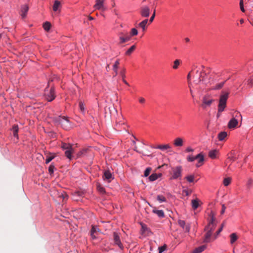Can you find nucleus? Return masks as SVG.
<instances>
[{
    "mask_svg": "<svg viewBox=\"0 0 253 253\" xmlns=\"http://www.w3.org/2000/svg\"><path fill=\"white\" fill-rule=\"evenodd\" d=\"M202 69H201L196 65H193L192 68V72H194L193 77L194 79V82L197 84H199L201 82L206 83V76L210 73H206L204 70V66H202Z\"/></svg>",
    "mask_w": 253,
    "mask_h": 253,
    "instance_id": "obj_1",
    "label": "nucleus"
},
{
    "mask_svg": "<svg viewBox=\"0 0 253 253\" xmlns=\"http://www.w3.org/2000/svg\"><path fill=\"white\" fill-rule=\"evenodd\" d=\"M228 92H222V94L220 96L219 104L218 105V113L217 114V118L219 117L220 113L224 111L226 106V101L228 98Z\"/></svg>",
    "mask_w": 253,
    "mask_h": 253,
    "instance_id": "obj_2",
    "label": "nucleus"
},
{
    "mask_svg": "<svg viewBox=\"0 0 253 253\" xmlns=\"http://www.w3.org/2000/svg\"><path fill=\"white\" fill-rule=\"evenodd\" d=\"M54 122L66 130H69L71 127V125L68 118L65 117L58 116L54 119Z\"/></svg>",
    "mask_w": 253,
    "mask_h": 253,
    "instance_id": "obj_3",
    "label": "nucleus"
},
{
    "mask_svg": "<svg viewBox=\"0 0 253 253\" xmlns=\"http://www.w3.org/2000/svg\"><path fill=\"white\" fill-rule=\"evenodd\" d=\"M182 168L181 166H176L171 169L170 173V179H180L182 176Z\"/></svg>",
    "mask_w": 253,
    "mask_h": 253,
    "instance_id": "obj_4",
    "label": "nucleus"
},
{
    "mask_svg": "<svg viewBox=\"0 0 253 253\" xmlns=\"http://www.w3.org/2000/svg\"><path fill=\"white\" fill-rule=\"evenodd\" d=\"M50 83L48 82V86L45 89L44 95L45 98L48 101H52L55 98V95L54 93V88L51 87L50 89H48Z\"/></svg>",
    "mask_w": 253,
    "mask_h": 253,
    "instance_id": "obj_5",
    "label": "nucleus"
},
{
    "mask_svg": "<svg viewBox=\"0 0 253 253\" xmlns=\"http://www.w3.org/2000/svg\"><path fill=\"white\" fill-rule=\"evenodd\" d=\"M214 101V100L211 96V95L206 94L204 95L202 98L201 107L203 109H206L207 107L210 106Z\"/></svg>",
    "mask_w": 253,
    "mask_h": 253,
    "instance_id": "obj_6",
    "label": "nucleus"
},
{
    "mask_svg": "<svg viewBox=\"0 0 253 253\" xmlns=\"http://www.w3.org/2000/svg\"><path fill=\"white\" fill-rule=\"evenodd\" d=\"M236 118H242L241 114L238 112L236 113L235 117L231 119L228 123V126L229 128H234L237 126L238 124V121L237 119H236Z\"/></svg>",
    "mask_w": 253,
    "mask_h": 253,
    "instance_id": "obj_7",
    "label": "nucleus"
},
{
    "mask_svg": "<svg viewBox=\"0 0 253 253\" xmlns=\"http://www.w3.org/2000/svg\"><path fill=\"white\" fill-rule=\"evenodd\" d=\"M215 220V218H214V215H212L211 217V220L208 226L206 227L205 230H209L211 232H213L216 226Z\"/></svg>",
    "mask_w": 253,
    "mask_h": 253,
    "instance_id": "obj_8",
    "label": "nucleus"
},
{
    "mask_svg": "<svg viewBox=\"0 0 253 253\" xmlns=\"http://www.w3.org/2000/svg\"><path fill=\"white\" fill-rule=\"evenodd\" d=\"M150 9L147 6H144L140 8V15L143 17H148L150 15Z\"/></svg>",
    "mask_w": 253,
    "mask_h": 253,
    "instance_id": "obj_9",
    "label": "nucleus"
},
{
    "mask_svg": "<svg viewBox=\"0 0 253 253\" xmlns=\"http://www.w3.org/2000/svg\"><path fill=\"white\" fill-rule=\"evenodd\" d=\"M100 232L99 229L96 226L92 225L90 230V236L93 239H95L97 238V236L98 235Z\"/></svg>",
    "mask_w": 253,
    "mask_h": 253,
    "instance_id": "obj_10",
    "label": "nucleus"
},
{
    "mask_svg": "<svg viewBox=\"0 0 253 253\" xmlns=\"http://www.w3.org/2000/svg\"><path fill=\"white\" fill-rule=\"evenodd\" d=\"M113 239H114V243L116 245H117L121 249H123L124 247H123V244H122V243L121 242L120 236L119 235V234L117 233H116V232L114 233Z\"/></svg>",
    "mask_w": 253,
    "mask_h": 253,
    "instance_id": "obj_11",
    "label": "nucleus"
},
{
    "mask_svg": "<svg viewBox=\"0 0 253 253\" xmlns=\"http://www.w3.org/2000/svg\"><path fill=\"white\" fill-rule=\"evenodd\" d=\"M178 225L181 227L184 230H185V232H189L190 230V225L189 224H187L186 225L185 221L181 219H179L178 220Z\"/></svg>",
    "mask_w": 253,
    "mask_h": 253,
    "instance_id": "obj_12",
    "label": "nucleus"
},
{
    "mask_svg": "<svg viewBox=\"0 0 253 253\" xmlns=\"http://www.w3.org/2000/svg\"><path fill=\"white\" fill-rule=\"evenodd\" d=\"M104 0H96V3L94 7L96 9H101L105 10L106 8L104 6Z\"/></svg>",
    "mask_w": 253,
    "mask_h": 253,
    "instance_id": "obj_13",
    "label": "nucleus"
},
{
    "mask_svg": "<svg viewBox=\"0 0 253 253\" xmlns=\"http://www.w3.org/2000/svg\"><path fill=\"white\" fill-rule=\"evenodd\" d=\"M29 10V6L27 4H24L21 6L20 10V14L23 19L26 17L27 13Z\"/></svg>",
    "mask_w": 253,
    "mask_h": 253,
    "instance_id": "obj_14",
    "label": "nucleus"
},
{
    "mask_svg": "<svg viewBox=\"0 0 253 253\" xmlns=\"http://www.w3.org/2000/svg\"><path fill=\"white\" fill-rule=\"evenodd\" d=\"M103 179L104 180H107L108 182H110L111 179H113L112 173L109 170H105L104 172Z\"/></svg>",
    "mask_w": 253,
    "mask_h": 253,
    "instance_id": "obj_15",
    "label": "nucleus"
},
{
    "mask_svg": "<svg viewBox=\"0 0 253 253\" xmlns=\"http://www.w3.org/2000/svg\"><path fill=\"white\" fill-rule=\"evenodd\" d=\"M83 195L84 193L82 192H76L72 195L73 199L75 201H79L80 200V198L83 197Z\"/></svg>",
    "mask_w": 253,
    "mask_h": 253,
    "instance_id": "obj_16",
    "label": "nucleus"
},
{
    "mask_svg": "<svg viewBox=\"0 0 253 253\" xmlns=\"http://www.w3.org/2000/svg\"><path fill=\"white\" fill-rule=\"evenodd\" d=\"M207 232L205 235V239L204 240V242L205 243H209L211 241V236L212 235V232L206 230Z\"/></svg>",
    "mask_w": 253,
    "mask_h": 253,
    "instance_id": "obj_17",
    "label": "nucleus"
},
{
    "mask_svg": "<svg viewBox=\"0 0 253 253\" xmlns=\"http://www.w3.org/2000/svg\"><path fill=\"white\" fill-rule=\"evenodd\" d=\"M74 152V150L72 147L71 149H69L65 151V155L69 159L71 160L72 158V153Z\"/></svg>",
    "mask_w": 253,
    "mask_h": 253,
    "instance_id": "obj_18",
    "label": "nucleus"
},
{
    "mask_svg": "<svg viewBox=\"0 0 253 253\" xmlns=\"http://www.w3.org/2000/svg\"><path fill=\"white\" fill-rule=\"evenodd\" d=\"M154 148L156 149H159L161 150L164 151L167 149H169L171 148V146L169 144H165V145H159L157 146L154 147Z\"/></svg>",
    "mask_w": 253,
    "mask_h": 253,
    "instance_id": "obj_19",
    "label": "nucleus"
},
{
    "mask_svg": "<svg viewBox=\"0 0 253 253\" xmlns=\"http://www.w3.org/2000/svg\"><path fill=\"white\" fill-rule=\"evenodd\" d=\"M199 202L200 201L198 199L192 200L191 201L192 207L194 210L197 209L199 206Z\"/></svg>",
    "mask_w": 253,
    "mask_h": 253,
    "instance_id": "obj_20",
    "label": "nucleus"
},
{
    "mask_svg": "<svg viewBox=\"0 0 253 253\" xmlns=\"http://www.w3.org/2000/svg\"><path fill=\"white\" fill-rule=\"evenodd\" d=\"M148 22L147 19H144L142 22L138 24V26L142 28L143 31H145L146 30V26Z\"/></svg>",
    "mask_w": 253,
    "mask_h": 253,
    "instance_id": "obj_21",
    "label": "nucleus"
},
{
    "mask_svg": "<svg viewBox=\"0 0 253 253\" xmlns=\"http://www.w3.org/2000/svg\"><path fill=\"white\" fill-rule=\"evenodd\" d=\"M161 173H153L149 177V179L151 181H153L157 179L159 177H161Z\"/></svg>",
    "mask_w": 253,
    "mask_h": 253,
    "instance_id": "obj_22",
    "label": "nucleus"
},
{
    "mask_svg": "<svg viewBox=\"0 0 253 253\" xmlns=\"http://www.w3.org/2000/svg\"><path fill=\"white\" fill-rule=\"evenodd\" d=\"M183 144V141L181 138L177 137L174 141V145L176 146H182Z\"/></svg>",
    "mask_w": 253,
    "mask_h": 253,
    "instance_id": "obj_23",
    "label": "nucleus"
},
{
    "mask_svg": "<svg viewBox=\"0 0 253 253\" xmlns=\"http://www.w3.org/2000/svg\"><path fill=\"white\" fill-rule=\"evenodd\" d=\"M230 244H233L238 239V236L237 234L235 233H232L230 235Z\"/></svg>",
    "mask_w": 253,
    "mask_h": 253,
    "instance_id": "obj_24",
    "label": "nucleus"
},
{
    "mask_svg": "<svg viewBox=\"0 0 253 253\" xmlns=\"http://www.w3.org/2000/svg\"><path fill=\"white\" fill-rule=\"evenodd\" d=\"M57 194H58V196L59 198H62L63 201H66L68 199V196L66 194V192L62 191L61 192H58Z\"/></svg>",
    "mask_w": 253,
    "mask_h": 253,
    "instance_id": "obj_25",
    "label": "nucleus"
},
{
    "mask_svg": "<svg viewBox=\"0 0 253 253\" xmlns=\"http://www.w3.org/2000/svg\"><path fill=\"white\" fill-rule=\"evenodd\" d=\"M61 7L60 2L58 0H55L53 5V10L56 11L58 10L59 8Z\"/></svg>",
    "mask_w": 253,
    "mask_h": 253,
    "instance_id": "obj_26",
    "label": "nucleus"
},
{
    "mask_svg": "<svg viewBox=\"0 0 253 253\" xmlns=\"http://www.w3.org/2000/svg\"><path fill=\"white\" fill-rule=\"evenodd\" d=\"M217 153L218 151L217 150H213L209 152V156L211 159H215L216 157Z\"/></svg>",
    "mask_w": 253,
    "mask_h": 253,
    "instance_id": "obj_27",
    "label": "nucleus"
},
{
    "mask_svg": "<svg viewBox=\"0 0 253 253\" xmlns=\"http://www.w3.org/2000/svg\"><path fill=\"white\" fill-rule=\"evenodd\" d=\"M227 135V132L225 131H222L218 135V138L219 140L222 141Z\"/></svg>",
    "mask_w": 253,
    "mask_h": 253,
    "instance_id": "obj_28",
    "label": "nucleus"
},
{
    "mask_svg": "<svg viewBox=\"0 0 253 253\" xmlns=\"http://www.w3.org/2000/svg\"><path fill=\"white\" fill-rule=\"evenodd\" d=\"M12 130L13 131V136L15 137L18 138V126L17 125H14L13 126L12 128Z\"/></svg>",
    "mask_w": 253,
    "mask_h": 253,
    "instance_id": "obj_29",
    "label": "nucleus"
},
{
    "mask_svg": "<svg viewBox=\"0 0 253 253\" xmlns=\"http://www.w3.org/2000/svg\"><path fill=\"white\" fill-rule=\"evenodd\" d=\"M206 248H207L206 245H203V246H201L197 248L196 249H195L194 250V251L196 253H201L203 251H204L206 249Z\"/></svg>",
    "mask_w": 253,
    "mask_h": 253,
    "instance_id": "obj_30",
    "label": "nucleus"
},
{
    "mask_svg": "<svg viewBox=\"0 0 253 253\" xmlns=\"http://www.w3.org/2000/svg\"><path fill=\"white\" fill-rule=\"evenodd\" d=\"M97 190L101 193V194H105L106 193L105 188L99 183L97 184Z\"/></svg>",
    "mask_w": 253,
    "mask_h": 253,
    "instance_id": "obj_31",
    "label": "nucleus"
},
{
    "mask_svg": "<svg viewBox=\"0 0 253 253\" xmlns=\"http://www.w3.org/2000/svg\"><path fill=\"white\" fill-rule=\"evenodd\" d=\"M225 82L226 81H224V82H221L220 83H219V84H216L214 86H213L212 88V89H213V90L220 89L223 86L224 84L225 83Z\"/></svg>",
    "mask_w": 253,
    "mask_h": 253,
    "instance_id": "obj_32",
    "label": "nucleus"
},
{
    "mask_svg": "<svg viewBox=\"0 0 253 253\" xmlns=\"http://www.w3.org/2000/svg\"><path fill=\"white\" fill-rule=\"evenodd\" d=\"M153 212L157 214L160 217H163L164 216V212L162 210H153Z\"/></svg>",
    "mask_w": 253,
    "mask_h": 253,
    "instance_id": "obj_33",
    "label": "nucleus"
},
{
    "mask_svg": "<svg viewBox=\"0 0 253 253\" xmlns=\"http://www.w3.org/2000/svg\"><path fill=\"white\" fill-rule=\"evenodd\" d=\"M72 147V145L70 143H63L61 145V148L65 151L69 149H71Z\"/></svg>",
    "mask_w": 253,
    "mask_h": 253,
    "instance_id": "obj_34",
    "label": "nucleus"
},
{
    "mask_svg": "<svg viewBox=\"0 0 253 253\" xmlns=\"http://www.w3.org/2000/svg\"><path fill=\"white\" fill-rule=\"evenodd\" d=\"M196 159L198 160L199 163H203L204 161V155L202 153H200L196 156Z\"/></svg>",
    "mask_w": 253,
    "mask_h": 253,
    "instance_id": "obj_35",
    "label": "nucleus"
},
{
    "mask_svg": "<svg viewBox=\"0 0 253 253\" xmlns=\"http://www.w3.org/2000/svg\"><path fill=\"white\" fill-rule=\"evenodd\" d=\"M135 48L136 46L135 45H133L126 51V55H130L131 53L135 49Z\"/></svg>",
    "mask_w": 253,
    "mask_h": 253,
    "instance_id": "obj_36",
    "label": "nucleus"
},
{
    "mask_svg": "<svg viewBox=\"0 0 253 253\" xmlns=\"http://www.w3.org/2000/svg\"><path fill=\"white\" fill-rule=\"evenodd\" d=\"M189 182H193L195 179V176L194 175H188L185 177Z\"/></svg>",
    "mask_w": 253,
    "mask_h": 253,
    "instance_id": "obj_37",
    "label": "nucleus"
},
{
    "mask_svg": "<svg viewBox=\"0 0 253 253\" xmlns=\"http://www.w3.org/2000/svg\"><path fill=\"white\" fill-rule=\"evenodd\" d=\"M181 61L179 59L175 60L173 62V65L172 66V68L173 69H177L178 67V66L181 63Z\"/></svg>",
    "mask_w": 253,
    "mask_h": 253,
    "instance_id": "obj_38",
    "label": "nucleus"
},
{
    "mask_svg": "<svg viewBox=\"0 0 253 253\" xmlns=\"http://www.w3.org/2000/svg\"><path fill=\"white\" fill-rule=\"evenodd\" d=\"M119 65V61L118 60L115 62V63L113 65V70L115 73V76H116L118 74L117 69L118 68Z\"/></svg>",
    "mask_w": 253,
    "mask_h": 253,
    "instance_id": "obj_39",
    "label": "nucleus"
},
{
    "mask_svg": "<svg viewBox=\"0 0 253 253\" xmlns=\"http://www.w3.org/2000/svg\"><path fill=\"white\" fill-rule=\"evenodd\" d=\"M247 187L250 189L253 185V180L252 178H249L246 183Z\"/></svg>",
    "mask_w": 253,
    "mask_h": 253,
    "instance_id": "obj_40",
    "label": "nucleus"
},
{
    "mask_svg": "<svg viewBox=\"0 0 253 253\" xmlns=\"http://www.w3.org/2000/svg\"><path fill=\"white\" fill-rule=\"evenodd\" d=\"M43 27L46 31H49L51 27L50 23H49V22H45L43 25Z\"/></svg>",
    "mask_w": 253,
    "mask_h": 253,
    "instance_id": "obj_41",
    "label": "nucleus"
},
{
    "mask_svg": "<svg viewBox=\"0 0 253 253\" xmlns=\"http://www.w3.org/2000/svg\"><path fill=\"white\" fill-rule=\"evenodd\" d=\"M123 35L122 34H119V40H120L119 43L120 44H122V43H125L126 42V40L125 37H123Z\"/></svg>",
    "mask_w": 253,
    "mask_h": 253,
    "instance_id": "obj_42",
    "label": "nucleus"
},
{
    "mask_svg": "<svg viewBox=\"0 0 253 253\" xmlns=\"http://www.w3.org/2000/svg\"><path fill=\"white\" fill-rule=\"evenodd\" d=\"M231 178L230 177H227L224 178L223 182L224 185L225 186L229 185L231 183Z\"/></svg>",
    "mask_w": 253,
    "mask_h": 253,
    "instance_id": "obj_43",
    "label": "nucleus"
},
{
    "mask_svg": "<svg viewBox=\"0 0 253 253\" xmlns=\"http://www.w3.org/2000/svg\"><path fill=\"white\" fill-rule=\"evenodd\" d=\"M193 74L194 75V72H192V70L188 73L187 76V79L188 81L189 87H190V85L191 84V74Z\"/></svg>",
    "mask_w": 253,
    "mask_h": 253,
    "instance_id": "obj_44",
    "label": "nucleus"
},
{
    "mask_svg": "<svg viewBox=\"0 0 253 253\" xmlns=\"http://www.w3.org/2000/svg\"><path fill=\"white\" fill-rule=\"evenodd\" d=\"M157 199L158 200L160 203L164 202L166 201V198L163 196V195H158L157 197Z\"/></svg>",
    "mask_w": 253,
    "mask_h": 253,
    "instance_id": "obj_45",
    "label": "nucleus"
},
{
    "mask_svg": "<svg viewBox=\"0 0 253 253\" xmlns=\"http://www.w3.org/2000/svg\"><path fill=\"white\" fill-rule=\"evenodd\" d=\"M55 155H53L52 156H47L46 161H45V163L46 164L49 163L55 158Z\"/></svg>",
    "mask_w": 253,
    "mask_h": 253,
    "instance_id": "obj_46",
    "label": "nucleus"
},
{
    "mask_svg": "<svg viewBox=\"0 0 253 253\" xmlns=\"http://www.w3.org/2000/svg\"><path fill=\"white\" fill-rule=\"evenodd\" d=\"M137 34H138V31H137V30L136 29H135V28H132L131 29V31H130V35L131 36H136Z\"/></svg>",
    "mask_w": 253,
    "mask_h": 253,
    "instance_id": "obj_47",
    "label": "nucleus"
},
{
    "mask_svg": "<svg viewBox=\"0 0 253 253\" xmlns=\"http://www.w3.org/2000/svg\"><path fill=\"white\" fill-rule=\"evenodd\" d=\"M151 170L152 169L151 168H147L144 171V176L147 177L149 175Z\"/></svg>",
    "mask_w": 253,
    "mask_h": 253,
    "instance_id": "obj_48",
    "label": "nucleus"
},
{
    "mask_svg": "<svg viewBox=\"0 0 253 253\" xmlns=\"http://www.w3.org/2000/svg\"><path fill=\"white\" fill-rule=\"evenodd\" d=\"M248 85L250 87H252L253 86V77L250 78L247 81Z\"/></svg>",
    "mask_w": 253,
    "mask_h": 253,
    "instance_id": "obj_49",
    "label": "nucleus"
},
{
    "mask_svg": "<svg viewBox=\"0 0 253 253\" xmlns=\"http://www.w3.org/2000/svg\"><path fill=\"white\" fill-rule=\"evenodd\" d=\"M166 248H167V246H166V245L159 247V253H163L164 251L166 250Z\"/></svg>",
    "mask_w": 253,
    "mask_h": 253,
    "instance_id": "obj_50",
    "label": "nucleus"
},
{
    "mask_svg": "<svg viewBox=\"0 0 253 253\" xmlns=\"http://www.w3.org/2000/svg\"><path fill=\"white\" fill-rule=\"evenodd\" d=\"M79 107H80V110L82 112H84V104H83V103L82 101H80L79 102Z\"/></svg>",
    "mask_w": 253,
    "mask_h": 253,
    "instance_id": "obj_51",
    "label": "nucleus"
},
{
    "mask_svg": "<svg viewBox=\"0 0 253 253\" xmlns=\"http://www.w3.org/2000/svg\"><path fill=\"white\" fill-rule=\"evenodd\" d=\"M155 13H156V10L155 9L154 10L152 15L150 17V19L148 20V21H149L150 23H151L153 21V20L155 18V14H156Z\"/></svg>",
    "mask_w": 253,
    "mask_h": 253,
    "instance_id": "obj_52",
    "label": "nucleus"
},
{
    "mask_svg": "<svg viewBox=\"0 0 253 253\" xmlns=\"http://www.w3.org/2000/svg\"><path fill=\"white\" fill-rule=\"evenodd\" d=\"M54 169V166L53 165H50V166L48 168V171L50 174L53 173Z\"/></svg>",
    "mask_w": 253,
    "mask_h": 253,
    "instance_id": "obj_53",
    "label": "nucleus"
},
{
    "mask_svg": "<svg viewBox=\"0 0 253 253\" xmlns=\"http://www.w3.org/2000/svg\"><path fill=\"white\" fill-rule=\"evenodd\" d=\"M240 9H241V11L242 12H244L245 10L244 8V6H243V0H240Z\"/></svg>",
    "mask_w": 253,
    "mask_h": 253,
    "instance_id": "obj_54",
    "label": "nucleus"
},
{
    "mask_svg": "<svg viewBox=\"0 0 253 253\" xmlns=\"http://www.w3.org/2000/svg\"><path fill=\"white\" fill-rule=\"evenodd\" d=\"M131 36L129 35L127 32L126 33L125 39L126 40V42L129 41L131 40Z\"/></svg>",
    "mask_w": 253,
    "mask_h": 253,
    "instance_id": "obj_55",
    "label": "nucleus"
},
{
    "mask_svg": "<svg viewBox=\"0 0 253 253\" xmlns=\"http://www.w3.org/2000/svg\"><path fill=\"white\" fill-rule=\"evenodd\" d=\"M86 150L85 149L82 150V151H80L77 155L78 157H82L85 152Z\"/></svg>",
    "mask_w": 253,
    "mask_h": 253,
    "instance_id": "obj_56",
    "label": "nucleus"
},
{
    "mask_svg": "<svg viewBox=\"0 0 253 253\" xmlns=\"http://www.w3.org/2000/svg\"><path fill=\"white\" fill-rule=\"evenodd\" d=\"M195 160H196V156L195 157H193V156H189L187 158V160L189 162H193V161H194Z\"/></svg>",
    "mask_w": 253,
    "mask_h": 253,
    "instance_id": "obj_57",
    "label": "nucleus"
},
{
    "mask_svg": "<svg viewBox=\"0 0 253 253\" xmlns=\"http://www.w3.org/2000/svg\"><path fill=\"white\" fill-rule=\"evenodd\" d=\"M226 207L225 206V205L223 204L222 205V209H221V214H224V213L225 212V210H226Z\"/></svg>",
    "mask_w": 253,
    "mask_h": 253,
    "instance_id": "obj_58",
    "label": "nucleus"
},
{
    "mask_svg": "<svg viewBox=\"0 0 253 253\" xmlns=\"http://www.w3.org/2000/svg\"><path fill=\"white\" fill-rule=\"evenodd\" d=\"M139 102L140 103H144L145 102V99L143 97H139Z\"/></svg>",
    "mask_w": 253,
    "mask_h": 253,
    "instance_id": "obj_59",
    "label": "nucleus"
},
{
    "mask_svg": "<svg viewBox=\"0 0 253 253\" xmlns=\"http://www.w3.org/2000/svg\"><path fill=\"white\" fill-rule=\"evenodd\" d=\"M184 192L187 196L190 195L191 193V190H184Z\"/></svg>",
    "mask_w": 253,
    "mask_h": 253,
    "instance_id": "obj_60",
    "label": "nucleus"
},
{
    "mask_svg": "<svg viewBox=\"0 0 253 253\" xmlns=\"http://www.w3.org/2000/svg\"><path fill=\"white\" fill-rule=\"evenodd\" d=\"M186 151L187 152H193V149L192 148H191V147H188L186 148Z\"/></svg>",
    "mask_w": 253,
    "mask_h": 253,
    "instance_id": "obj_61",
    "label": "nucleus"
},
{
    "mask_svg": "<svg viewBox=\"0 0 253 253\" xmlns=\"http://www.w3.org/2000/svg\"><path fill=\"white\" fill-rule=\"evenodd\" d=\"M125 70H124L123 71H122L121 72V75L123 79H125Z\"/></svg>",
    "mask_w": 253,
    "mask_h": 253,
    "instance_id": "obj_62",
    "label": "nucleus"
},
{
    "mask_svg": "<svg viewBox=\"0 0 253 253\" xmlns=\"http://www.w3.org/2000/svg\"><path fill=\"white\" fill-rule=\"evenodd\" d=\"M222 230V227H220L216 232V236H217Z\"/></svg>",
    "mask_w": 253,
    "mask_h": 253,
    "instance_id": "obj_63",
    "label": "nucleus"
},
{
    "mask_svg": "<svg viewBox=\"0 0 253 253\" xmlns=\"http://www.w3.org/2000/svg\"><path fill=\"white\" fill-rule=\"evenodd\" d=\"M228 159L230 160H231L232 161H234L236 160V158H235L234 157H228Z\"/></svg>",
    "mask_w": 253,
    "mask_h": 253,
    "instance_id": "obj_64",
    "label": "nucleus"
}]
</instances>
